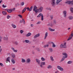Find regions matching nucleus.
<instances>
[{
  "label": "nucleus",
  "instance_id": "obj_57",
  "mask_svg": "<svg viewBox=\"0 0 73 73\" xmlns=\"http://www.w3.org/2000/svg\"><path fill=\"white\" fill-rule=\"evenodd\" d=\"M26 9H27V11H29V7L27 8Z\"/></svg>",
  "mask_w": 73,
  "mask_h": 73
},
{
  "label": "nucleus",
  "instance_id": "obj_41",
  "mask_svg": "<svg viewBox=\"0 0 73 73\" xmlns=\"http://www.w3.org/2000/svg\"><path fill=\"white\" fill-rule=\"evenodd\" d=\"M73 5V0L71 1L70 5Z\"/></svg>",
  "mask_w": 73,
  "mask_h": 73
},
{
  "label": "nucleus",
  "instance_id": "obj_54",
  "mask_svg": "<svg viewBox=\"0 0 73 73\" xmlns=\"http://www.w3.org/2000/svg\"><path fill=\"white\" fill-rule=\"evenodd\" d=\"M18 16L19 17H20V18H22V16L20 15H18Z\"/></svg>",
  "mask_w": 73,
  "mask_h": 73
},
{
  "label": "nucleus",
  "instance_id": "obj_31",
  "mask_svg": "<svg viewBox=\"0 0 73 73\" xmlns=\"http://www.w3.org/2000/svg\"><path fill=\"white\" fill-rule=\"evenodd\" d=\"M68 64H72V61H70L68 62H67Z\"/></svg>",
  "mask_w": 73,
  "mask_h": 73
},
{
  "label": "nucleus",
  "instance_id": "obj_19",
  "mask_svg": "<svg viewBox=\"0 0 73 73\" xmlns=\"http://www.w3.org/2000/svg\"><path fill=\"white\" fill-rule=\"evenodd\" d=\"M10 57H9L7 58V61H9V62H10Z\"/></svg>",
  "mask_w": 73,
  "mask_h": 73
},
{
  "label": "nucleus",
  "instance_id": "obj_27",
  "mask_svg": "<svg viewBox=\"0 0 73 73\" xmlns=\"http://www.w3.org/2000/svg\"><path fill=\"white\" fill-rule=\"evenodd\" d=\"M46 9H47V10H49V11H51V9H50V8H46Z\"/></svg>",
  "mask_w": 73,
  "mask_h": 73
},
{
  "label": "nucleus",
  "instance_id": "obj_58",
  "mask_svg": "<svg viewBox=\"0 0 73 73\" xmlns=\"http://www.w3.org/2000/svg\"><path fill=\"white\" fill-rule=\"evenodd\" d=\"M22 21H23V23H25V21L24 20V19H22Z\"/></svg>",
  "mask_w": 73,
  "mask_h": 73
},
{
  "label": "nucleus",
  "instance_id": "obj_56",
  "mask_svg": "<svg viewBox=\"0 0 73 73\" xmlns=\"http://www.w3.org/2000/svg\"><path fill=\"white\" fill-rule=\"evenodd\" d=\"M11 49H12V50H13V51L15 50V48H14L13 47H12L11 48Z\"/></svg>",
  "mask_w": 73,
  "mask_h": 73
},
{
  "label": "nucleus",
  "instance_id": "obj_1",
  "mask_svg": "<svg viewBox=\"0 0 73 73\" xmlns=\"http://www.w3.org/2000/svg\"><path fill=\"white\" fill-rule=\"evenodd\" d=\"M60 48H66V42H64V43L61 44V45L60 46Z\"/></svg>",
  "mask_w": 73,
  "mask_h": 73
},
{
  "label": "nucleus",
  "instance_id": "obj_38",
  "mask_svg": "<svg viewBox=\"0 0 73 73\" xmlns=\"http://www.w3.org/2000/svg\"><path fill=\"white\" fill-rule=\"evenodd\" d=\"M48 45H44V48H45L46 47H48Z\"/></svg>",
  "mask_w": 73,
  "mask_h": 73
},
{
  "label": "nucleus",
  "instance_id": "obj_33",
  "mask_svg": "<svg viewBox=\"0 0 73 73\" xmlns=\"http://www.w3.org/2000/svg\"><path fill=\"white\" fill-rule=\"evenodd\" d=\"M25 42L26 43H28V42H29V40H25Z\"/></svg>",
  "mask_w": 73,
  "mask_h": 73
},
{
  "label": "nucleus",
  "instance_id": "obj_20",
  "mask_svg": "<svg viewBox=\"0 0 73 73\" xmlns=\"http://www.w3.org/2000/svg\"><path fill=\"white\" fill-rule=\"evenodd\" d=\"M68 18L69 19L71 20H72L73 17L72 16H70L68 17Z\"/></svg>",
  "mask_w": 73,
  "mask_h": 73
},
{
  "label": "nucleus",
  "instance_id": "obj_24",
  "mask_svg": "<svg viewBox=\"0 0 73 73\" xmlns=\"http://www.w3.org/2000/svg\"><path fill=\"white\" fill-rule=\"evenodd\" d=\"M22 62H25V60L23 58L21 59Z\"/></svg>",
  "mask_w": 73,
  "mask_h": 73
},
{
  "label": "nucleus",
  "instance_id": "obj_59",
  "mask_svg": "<svg viewBox=\"0 0 73 73\" xmlns=\"http://www.w3.org/2000/svg\"><path fill=\"white\" fill-rule=\"evenodd\" d=\"M5 5H3L2 7H3V8H5Z\"/></svg>",
  "mask_w": 73,
  "mask_h": 73
},
{
  "label": "nucleus",
  "instance_id": "obj_29",
  "mask_svg": "<svg viewBox=\"0 0 73 73\" xmlns=\"http://www.w3.org/2000/svg\"><path fill=\"white\" fill-rule=\"evenodd\" d=\"M32 9H33V7L31 6L30 8V9H29V11H31L32 10Z\"/></svg>",
  "mask_w": 73,
  "mask_h": 73
},
{
  "label": "nucleus",
  "instance_id": "obj_6",
  "mask_svg": "<svg viewBox=\"0 0 73 73\" xmlns=\"http://www.w3.org/2000/svg\"><path fill=\"white\" fill-rule=\"evenodd\" d=\"M63 13L64 17H66V11H64Z\"/></svg>",
  "mask_w": 73,
  "mask_h": 73
},
{
  "label": "nucleus",
  "instance_id": "obj_37",
  "mask_svg": "<svg viewBox=\"0 0 73 73\" xmlns=\"http://www.w3.org/2000/svg\"><path fill=\"white\" fill-rule=\"evenodd\" d=\"M53 15H50V17L51 18V20H52L53 19Z\"/></svg>",
  "mask_w": 73,
  "mask_h": 73
},
{
  "label": "nucleus",
  "instance_id": "obj_7",
  "mask_svg": "<svg viewBox=\"0 0 73 73\" xmlns=\"http://www.w3.org/2000/svg\"><path fill=\"white\" fill-rule=\"evenodd\" d=\"M40 36V34L38 33L36 35H35L34 37V38H37V37H39Z\"/></svg>",
  "mask_w": 73,
  "mask_h": 73
},
{
  "label": "nucleus",
  "instance_id": "obj_62",
  "mask_svg": "<svg viewBox=\"0 0 73 73\" xmlns=\"http://www.w3.org/2000/svg\"><path fill=\"white\" fill-rule=\"evenodd\" d=\"M33 24H32L31 25V27H33Z\"/></svg>",
  "mask_w": 73,
  "mask_h": 73
},
{
  "label": "nucleus",
  "instance_id": "obj_5",
  "mask_svg": "<svg viewBox=\"0 0 73 73\" xmlns=\"http://www.w3.org/2000/svg\"><path fill=\"white\" fill-rule=\"evenodd\" d=\"M35 60L36 62H37L38 64H40V60L39 59H36Z\"/></svg>",
  "mask_w": 73,
  "mask_h": 73
},
{
  "label": "nucleus",
  "instance_id": "obj_15",
  "mask_svg": "<svg viewBox=\"0 0 73 73\" xmlns=\"http://www.w3.org/2000/svg\"><path fill=\"white\" fill-rule=\"evenodd\" d=\"M51 44H52V47L53 48H55L56 47V45L54 44V43H53V42H51Z\"/></svg>",
  "mask_w": 73,
  "mask_h": 73
},
{
  "label": "nucleus",
  "instance_id": "obj_13",
  "mask_svg": "<svg viewBox=\"0 0 73 73\" xmlns=\"http://www.w3.org/2000/svg\"><path fill=\"white\" fill-rule=\"evenodd\" d=\"M26 62H27V63H29V62H31V60H30V59L29 58L27 59L26 60Z\"/></svg>",
  "mask_w": 73,
  "mask_h": 73
},
{
  "label": "nucleus",
  "instance_id": "obj_26",
  "mask_svg": "<svg viewBox=\"0 0 73 73\" xmlns=\"http://www.w3.org/2000/svg\"><path fill=\"white\" fill-rule=\"evenodd\" d=\"M11 61H12V62H13V64H14L15 63V61L13 59H12Z\"/></svg>",
  "mask_w": 73,
  "mask_h": 73
},
{
  "label": "nucleus",
  "instance_id": "obj_22",
  "mask_svg": "<svg viewBox=\"0 0 73 73\" xmlns=\"http://www.w3.org/2000/svg\"><path fill=\"white\" fill-rule=\"evenodd\" d=\"M2 13L4 15H7V12L5 11H3L2 12Z\"/></svg>",
  "mask_w": 73,
  "mask_h": 73
},
{
  "label": "nucleus",
  "instance_id": "obj_61",
  "mask_svg": "<svg viewBox=\"0 0 73 73\" xmlns=\"http://www.w3.org/2000/svg\"><path fill=\"white\" fill-rule=\"evenodd\" d=\"M23 23V21L22 20H21L20 21V23Z\"/></svg>",
  "mask_w": 73,
  "mask_h": 73
},
{
  "label": "nucleus",
  "instance_id": "obj_30",
  "mask_svg": "<svg viewBox=\"0 0 73 73\" xmlns=\"http://www.w3.org/2000/svg\"><path fill=\"white\" fill-rule=\"evenodd\" d=\"M39 11V10H38V9H36V10H35V12H36V13H37L38 11Z\"/></svg>",
  "mask_w": 73,
  "mask_h": 73
},
{
  "label": "nucleus",
  "instance_id": "obj_51",
  "mask_svg": "<svg viewBox=\"0 0 73 73\" xmlns=\"http://www.w3.org/2000/svg\"><path fill=\"white\" fill-rule=\"evenodd\" d=\"M61 67V66H57V68L58 69H59Z\"/></svg>",
  "mask_w": 73,
  "mask_h": 73
},
{
  "label": "nucleus",
  "instance_id": "obj_45",
  "mask_svg": "<svg viewBox=\"0 0 73 73\" xmlns=\"http://www.w3.org/2000/svg\"><path fill=\"white\" fill-rule=\"evenodd\" d=\"M12 57H13V58H15V54H12Z\"/></svg>",
  "mask_w": 73,
  "mask_h": 73
},
{
  "label": "nucleus",
  "instance_id": "obj_36",
  "mask_svg": "<svg viewBox=\"0 0 73 73\" xmlns=\"http://www.w3.org/2000/svg\"><path fill=\"white\" fill-rule=\"evenodd\" d=\"M53 23L54 24H56L57 23V22H56V20H54V21Z\"/></svg>",
  "mask_w": 73,
  "mask_h": 73
},
{
  "label": "nucleus",
  "instance_id": "obj_60",
  "mask_svg": "<svg viewBox=\"0 0 73 73\" xmlns=\"http://www.w3.org/2000/svg\"><path fill=\"white\" fill-rule=\"evenodd\" d=\"M39 66L41 68L42 67V64H40V65H39Z\"/></svg>",
  "mask_w": 73,
  "mask_h": 73
},
{
  "label": "nucleus",
  "instance_id": "obj_48",
  "mask_svg": "<svg viewBox=\"0 0 73 73\" xmlns=\"http://www.w3.org/2000/svg\"><path fill=\"white\" fill-rule=\"evenodd\" d=\"M0 65H1V66H4L3 64L1 63H0Z\"/></svg>",
  "mask_w": 73,
  "mask_h": 73
},
{
  "label": "nucleus",
  "instance_id": "obj_39",
  "mask_svg": "<svg viewBox=\"0 0 73 73\" xmlns=\"http://www.w3.org/2000/svg\"><path fill=\"white\" fill-rule=\"evenodd\" d=\"M41 65H45V62H42L41 63Z\"/></svg>",
  "mask_w": 73,
  "mask_h": 73
},
{
  "label": "nucleus",
  "instance_id": "obj_18",
  "mask_svg": "<svg viewBox=\"0 0 73 73\" xmlns=\"http://www.w3.org/2000/svg\"><path fill=\"white\" fill-rule=\"evenodd\" d=\"M12 26L14 28H16V25L12 24Z\"/></svg>",
  "mask_w": 73,
  "mask_h": 73
},
{
  "label": "nucleus",
  "instance_id": "obj_35",
  "mask_svg": "<svg viewBox=\"0 0 73 73\" xmlns=\"http://www.w3.org/2000/svg\"><path fill=\"white\" fill-rule=\"evenodd\" d=\"M70 10H71V12L73 13V8L72 7H71L70 8Z\"/></svg>",
  "mask_w": 73,
  "mask_h": 73
},
{
  "label": "nucleus",
  "instance_id": "obj_64",
  "mask_svg": "<svg viewBox=\"0 0 73 73\" xmlns=\"http://www.w3.org/2000/svg\"><path fill=\"white\" fill-rule=\"evenodd\" d=\"M14 10H15V8H14L12 9V11H14Z\"/></svg>",
  "mask_w": 73,
  "mask_h": 73
},
{
  "label": "nucleus",
  "instance_id": "obj_9",
  "mask_svg": "<svg viewBox=\"0 0 73 73\" xmlns=\"http://www.w3.org/2000/svg\"><path fill=\"white\" fill-rule=\"evenodd\" d=\"M42 9H43V8L42 7H40L39 9V12H42Z\"/></svg>",
  "mask_w": 73,
  "mask_h": 73
},
{
  "label": "nucleus",
  "instance_id": "obj_21",
  "mask_svg": "<svg viewBox=\"0 0 73 73\" xmlns=\"http://www.w3.org/2000/svg\"><path fill=\"white\" fill-rule=\"evenodd\" d=\"M65 58H66L64 57V56H63L62 57V59L61 60V61H64V60H65Z\"/></svg>",
  "mask_w": 73,
  "mask_h": 73
},
{
  "label": "nucleus",
  "instance_id": "obj_2",
  "mask_svg": "<svg viewBox=\"0 0 73 73\" xmlns=\"http://www.w3.org/2000/svg\"><path fill=\"white\" fill-rule=\"evenodd\" d=\"M41 16V20H42V21H43L44 20V16H43V15H42V13H40L39 15L38 16H37V17H40V16Z\"/></svg>",
  "mask_w": 73,
  "mask_h": 73
},
{
  "label": "nucleus",
  "instance_id": "obj_23",
  "mask_svg": "<svg viewBox=\"0 0 73 73\" xmlns=\"http://www.w3.org/2000/svg\"><path fill=\"white\" fill-rule=\"evenodd\" d=\"M36 9H37V7H36V6H34V8L33 10V11H35V10Z\"/></svg>",
  "mask_w": 73,
  "mask_h": 73
},
{
  "label": "nucleus",
  "instance_id": "obj_14",
  "mask_svg": "<svg viewBox=\"0 0 73 73\" xmlns=\"http://www.w3.org/2000/svg\"><path fill=\"white\" fill-rule=\"evenodd\" d=\"M62 1V0H57L56 2V4H58L59 3H60V1Z\"/></svg>",
  "mask_w": 73,
  "mask_h": 73
},
{
  "label": "nucleus",
  "instance_id": "obj_46",
  "mask_svg": "<svg viewBox=\"0 0 73 73\" xmlns=\"http://www.w3.org/2000/svg\"><path fill=\"white\" fill-rule=\"evenodd\" d=\"M2 39H3V38L0 36V42L1 41V40H2Z\"/></svg>",
  "mask_w": 73,
  "mask_h": 73
},
{
  "label": "nucleus",
  "instance_id": "obj_44",
  "mask_svg": "<svg viewBox=\"0 0 73 73\" xmlns=\"http://www.w3.org/2000/svg\"><path fill=\"white\" fill-rule=\"evenodd\" d=\"M21 4L22 5H24V3L22 2L21 3Z\"/></svg>",
  "mask_w": 73,
  "mask_h": 73
},
{
  "label": "nucleus",
  "instance_id": "obj_12",
  "mask_svg": "<svg viewBox=\"0 0 73 73\" xmlns=\"http://www.w3.org/2000/svg\"><path fill=\"white\" fill-rule=\"evenodd\" d=\"M31 35V33H28L26 35V37H28L29 36H30Z\"/></svg>",
  "mask_w": 73,
  "mask_h": 73
},
{
  "label": "nucleus",
  "instance_id": "obj_8",
  "mask_svg": "<svg viewBox=\"0 0 73 73\" xmlns=\"http://www.w3.org/2000/svg\"><path fill=\"white\" fill-rule=\"evenodd\" d=\"M48 30L51 32H53V31H55V29H52L50 28H48Z\"/></svg>",
  "mask_w": 73,
  "mask_h": 73
},
{
  "label": "nucleus",
  "instance_id": "obj_34",
  "mask_svg": "<svg viewBox=\"0 0 73 73\" xmlns=\"http://www.w3.org/2000/svg\"><path fill=\"white\" fill-rule=\"evenodd\" d=\"M52 68V66H51L49 65L47 66L48 69H50V68Z\"/></svg>",
  "mask_w": 73,
  "mask_h": 73
},
{
  "label": "nucleus",
  "instance_id": "obj_50",
  "mask_svg": "<svg viewBox=\"0 0 73 73\" xmlns=\"http://www.w3.org/2000/svg\"><path fill=\"white\" fill-rule=\"evenodd\" d=\"M13 52H17V50H14Z\"/></svg>",
  "mask_w": 73,
  "mask_h": 73
},
{
  "label": "nucleus",
  "instance_id": "obj_17",
  "mask_svg": "<svg viewBox=\"0 0 73 73\" xmlns=\"http://www.w3.org/2000/svg\"><path fill=\"white\" fill-rule=\"evenodd\" d=\"M26 9H27V7H25V8L23 10L22 13L25 12V11H26Z\"/></svg>",
  "mask_w": 73,
  "mask_h": 73
},
{
  "label": "nucleus",
  "instance_id": "obj_49",
  "mask_svg": "<svg viewBox=\"0 0 73 73\" xmlns=\"http://www.w3.org/2000/svg\"><path fill=\"white\" fill-rule=\"evenodd\" d=\"M36 50H37L38 52H40V49H39V48H36Z\"/></svg>",
  "mask_w": 73,
  "mask_h": 73
},
{
  "label": "nucleus",
  "instance_id": "obj_4",
  "mask_svg": "<svg viewBox=\"0 0 73 73\" xmlns=\"http://www.w3.org/2000/svg\"><path fill=\"white\" fill-rule=\"evenodd\" d=\"M62 54L63 55V56H64V57H65L66 58H67V57H68V54H67L66 53L63 52L62 53Z\"/></svg>",
  "mask_w": 73,
  "mask_h": 73
},
{
  "label": "nucleus",
  "instance_id": "obj_32",
  "mask_svg": "<svg viewBox=\"0 0 73 73\" xmlns=\"http://www.w3.org/2000/svg\"><path fill=\"white\" fill-rule=\"evenodd\" d=\"M41 60L42 61H45V59L44 58H43V57H42Z\"/></svg>",
  "mask_w": 73,
  "mask_h": 73
},
{
  "label": "nucleus",
  "instance_id": "obj_63",
  "mask_svg": "<svg viewBox=\"0 0 73 73\" xmlns=\"http://www.w3.org/2000/svg\"><path fill=\"white\" fill-rule=\"evenodd\" d=\"M71 35L72 36V37H73V33H71Z\"/></svg>",
  "mask_w": 73,
  "mask_h": 73
},
{
  "label": "nucleus",
  "instance_id": "obj_28",
  "mask_svg": "<svg viewBox=\"0 0 73 73\" xmlns=\"http://www.w3.org/2000/svg\"><path fill=\"white\" fill-rule=\"evenodd\" d=\"M50 58L51 61H54V59H53V57H52V56H50Z\"/></svg>",
  "mask_w": 73,
  "mask_h": 73
},
{
  "label": "nucleus",
  "instance_id": "obj_42",
  "mask_svg": "<svg viewBox=\"0 0 73 73\" xmlns=\"http://www.w3.org/2000/svg\"><path fill=\"white\" fill-rule=\"evenodd\" d=\"M72 36H71V37L69 38L67 40L68 41L69 40H71L72 39Z\"/></svg>",
  "mask_w": 73,
  "mask_h": 73
},
{
  "label": "nucleus",
  "instance_id": "obj_43",
  "mask_svg": "<svg viewBox=\"0 0 73 73\" xmlns=\"http://www.w3.org/2000/svg\"><path fill=\"white\" fill-rule=\"evenodd\" d=\"M49 50H50L51 52H52V51H53V49H52L51 48H49Z\"/></svg>",
  "mask_w": 73,
  "mask_h": 73
},
{
  "label": "nucleus",
  "instance_id": "obj_55",
  "mask_svg": "<svg viewBox=\"0 0 73 73\" xmlns=\"http://www.w3.org/2000/svg\"><path fill=\"white\" fill-rule=\"evenodd\" d=\"M5 40H8V38H4Z\"/></svg>",
  "mask_w": 73,
  "mask_h": 73
},
{
  "label": "nucleus",
  "instance_id": "obj_47",
  "mask_svg": "<svg viewBox=\"0 0 73 73\" xmlns=\"http://www.w3.org/2000/svg\"><path fill=\"white\" fill-rule=\"evenodd\" d=\"M41 23V21H39L36 24H40Z\"/></svg>",
  "mask_w": 73,
  "mask_h": 73
},
{
  "label": "nucleus",
  "instance_id": "obj_3",
  "mask_svg": "<svg viewBox=\"0 0 73 73\" xmlns=\"http://www.w3.org/2000/svg\"><path fill=\"white\" fill-rule=\"evenodd\" d=\"M55 4V0H52V2L51 3L52 6H54Z\"/></svg>",
  "mask_w": 73,
  "mask_h": 73
},
{
  "label": "nucleus",
  "instance_id": "obj_40",
  "mask_svg": "<svg viewBox=\"0 0 73 73\" xmlns=\"http://www.w3.org/2000/svg\"><path fill=\"white\" fill-rule=\"evenodd\" d=\"M11 17V16L9 15H8L7 17V19H9V18Z\"/></svg>",
  "mask_w": 73,
  "mask_h": 73
},
{
  "label": "nucleus",
  "instance_id": "obj_25",
  "mask_svg": "<svg viewBox=\"0 0 73 73\" xmlns=\"http://www.w3.org/2000/svg\"><path fill=\"white\" fill-rule=\"evenodd\" d=\"M59 70H61V71H63V70H64V69H63V68L61 67L60 68H59Z\"/></svg>",
  "mask_w": 73,
  "mask_h": 73
},
{
  "label": "nucleus",
  "instance_id": "obj_53",
  "mask_svg": "<svg viewBox=\"0 0 73 73\" xmlns=\"http://www.w3.org/2000/svg\"><path fill=\"white\" fill-rule=\"evenodd\" d=\"M20 32L22 34L23 33V30H21L20 31Z\"/></svg>",
  "mask_w": 73,
  "mask_h": 73
},
{
  "label": "nucleus",
  "instance_id": "obj_52",
  "mask_svg": "<svg viewBox=\"0 0 73 73\" xmlns=\"http://www.w3.org/2000/svg\"><path fill=\"white\" fill-rule=\"evenodd\" d=\"M15 45H17V44H18V43H17V42H15Z\"/></svg>",
  "mask_w": 73,
  "mask_h": 73
},
{
  "label": "nucleus",
  "instance_id": "obj_16",
  "mask_svg": "<svg viewBox=\"0 0 73 73\" xmlns=\"http://www.w3.org/2000/svg\"><path fill=\"white\" fill-rule=\"evenodd\" d=\"M7 11L9 13H11L12 12V10L11 9H8L7 10Z\"/></svg>",
  "mask_w": 73,
  "mask_h": 73
},
{
  "label": "nucleus",
  "instance_id": "obj_11",
  "mask_svg": "<svg viewBox=\"0 0 73 73\" xmlns=\"http://www.w3.org/2000/svg\"><path fill=\"white\" fill-rule=\"evenodd\" d=\"M66 3H67L68 4H70H70L71 3V1H68L65 2Z\"/></svg>",
  "mask_w": 73,
  "mask_h": 73
},
{
  "label": "nucleus",
  "instance_id": "obj_10",
  "mask_svg": "<svg viewBox=\"0 0 73 73\" xmlns=\"http://www.w3.org/2000/svg\"><path fill=\"white\" fill-rule=\"evenodd\" d=\"M47 36H48V32H46L45 33L44 39H46Z\"/></svg>",
  "mask_w": 73,
  "mask_h": 73
}]
</instances>
